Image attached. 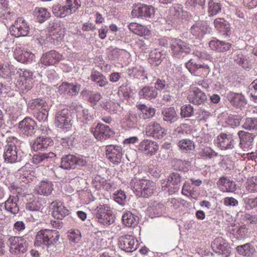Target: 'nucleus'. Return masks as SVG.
Listing matches in <instances>:
<instances>
[{"label":"nucleus","mask_w":257,"mask_h":257,"mask_svg":"<svg viewBox=\"0 0 257 257\" xmlns=\"http://www.w3.org/2000/svg\"><path fill=\"white\" fill-rule=\"evenodd\" d=\"M33 74V72L29 69L17 68L13 65L6 64L3 65L0 76L5 79H15L16 86L24 93L32 87Z\"/></svg>","instance_id":"obj_1"},{"label":"nucleus","mask_w":257,"mask_h":257,"mask_svg":"<svg viewBox=\"0 0 257 257\" xmlns=\"http://www.w3.org/2000/svg\"><path fill=\"white\" fill-rule=\"evenodd\" d=\"M22 142L15 137L6 139L4 146L3 158L5 162L14 163L20 162L23 153L21 149Z\"/></svg>","instance_id":"obj_2"},{"label":"nucleus","mask_w":257,"mask_h":257,"mask_svg":"<svg viewBox=\"0 0 257 257\" xmlns=\"http://www.w3.org/2000/svg\"><path fill=\"white\" fill-rule=\"evenodd\" d=\"M130 187L139 197L148 198L151 196L156 189V183L147 179L141 173L136 174L130 182Z\"/></svg>","instance_id":"obj_3"},{"label":"nucleus","mask_w":257,"mask_h":257,"mask_svg":"<svg viewBox=\"0 0 257 257\" xmlns=\"http://www.w3.org/2000/svg\"><path fill=\"white\" fill-rule=\"evenodd\" d=\"M60 233L57 230L41 229L36 236L34 244L35 246L41 247L42 245L48 250L54 246L60 238Z\"/></svg>","instance_id":"obj_4"},{"label":"nucleus","mask_w":257,"mask_h":257,"mask_svg":"<svg viewBox=\"0 0 257 257\" xmlns=\"http://www.w3.org/2000/svg\"><path fill=\"white\" fill-rule=\"evenodd\" d=\"M95 221L103 226L112 224L115 217L110 207L108 204H99L94 210Z\"/></svg>","instance_id":"obj_5"},{"label":"nucleus","mask_w":257,"mask_h":257,"mask_svg":"<svg viewBox=\"0 0 257 257\" xmlns=\"http://www.w3.org/2000/svg\"><path fill=\"white\" fill-rule=\"evenodd\" d=\"M28 106L33 110L34 116L40 122L47 120L49 106L46 101L42 99L35 98L29 101Z\"/></svg>","instance_id":"obj_6"},{"label":"nucleus","mask_w":257,"mask_h":257,"mask_svg":"<svg viewBox=\"0 0 257 257\" xmlns=\"http://www.w3.org/2000/svg\"><path fill=\"white\" fill-rule=\"evenodd\" d=\"M11 253L19 256L23 255L28 249V243L23 237L10 236L8 239Z\"/></svg>","instance_id":"obj_7"},{"label":"nucleus","mask_w":257,"mask_h":257,"mask_svg":"<svg viewBox=\"0 0 257 257\" xmlns=\"http://www.w3.org/2000/svg\"><path fill=\"white\" fill-rule=\"evenodd\" d=\"M72 115L70 110L64 108L57 111L55 116V126L64 132H67L72 127Z\"/></svg>","instance_id":"obj_8"},{"label":"nucleus","mask_w":257,"mask_h":257,"mask_svg":"<svg viewBox=\"0 0 257 257\" xmlns=\"http://www.w3.org/2000/svg\"><path fill=\"white\" fill-rule=\"evenodd\" d=\"M86 158L80 155H65L61 158V167L64 169H75L77 166L83 167L87 165Z\"/></svg>","instance_id":"obj_9"},{"label":"nucleus","mask_w":257,"mask_h":257,"mask_svg":"<svg viewBox=\"0 0 257 257\" xmlns=\"http://www.w3.org/2000/svg\"><path fill=\"white\" fill-rule=\"evenodd\" d=\"M191 45L181 39H175L171 43V54L173 58L181 59L191 52Z\"/></svg>","instance_id":"obj_10"},{"label":"nucleus","mask_w":257,"mask_h":257,"mask_svg":"<svg viewBox=\"0 0 257 257\" xmlns=\"http://www.w3.org/2000/svg\"><path fill=\"white\" fill-rule=\"evenodd\" d=\"M90 132L98 141L104 142L114 137V131L109 126L98 122L94 126L90 128Z\"/></svg>","instance_id":"obj_11"},{"label":"nucleus","mask_w":257,"mask_h":257,"mask_svg":"<svg viewBox=\"0 0 257 257\" xmlns=\"http://www.w3.org/2000/svg\"><path fill=\"white\" fill-rule=\"evenodd\" d=\"M155 12V8L152 6L138 3L133 5L132 16L134 18L147 20L153 17Z\"/></svg>","instance_id":"obj_12"},{"label":"nucleus","mask_w":257,"mask_h":257,"mask_svg":"<svg viewBox=\"0 0 257 257\" xmlns=\"http://www.w3.org/2000/svg\"><path fill=\"white\" fill-rule=\"evenodd\" d=\"M185 67L191 74L195 76L204 77L210 71L209 66L205 63H197L193 59H190L185 63Z\"/></svg>","instance_id":"obj_13"},{"label":"nucleus","mask_w":257,"mask_h":257,"mask_svg":"<svg viewBox=\"0 0 257 257\" xmlns=\"http://www.w3.org/2000/svg\"><path fill=\"white\" fill-rule=\"evenodd\" d=\"M10 30L11 34L16 38L25 37L29 34L30 27L23 18L19 17L15 21Z\"/></svg>","instance_id":"obj_14"},{"label":"nucleus","mask_w":257,"mask_h":257,"mask_svg":"<svg viewBox=\"0 0 257 257\" xmlns=\"http://www.w3.org/2000/svg\"><path fill=\"white\" fill-rule=\"evenodd\" d=\"M81 84L78 82H69L64 81L58 87V92L60 95L66 97L77 96L81 88Z\"/></svg>","instance_id":"obj_15"},{"label":"nucleus","mask_w":257,"mask_h":257,"mask_svg":"<svg viewBox=\"0 0 257 257\" xmlns=\"http://www.w3.org/2000/svg\"><path fill=\"white\" fill-rule=\"evenodd\" d=\"M117 245L119 248L126 252H132L137 249L139 244L133 236L125 234L118 238Z\"/></svg>","instance_id":"obj_16"},{"label":"nucleus","mask_w":257,"mask_h":257,"mask_svg":"<svg viewBox=\"0 0 257 257\" xmlns=\"http://www.w3.org/2000/svg\"><path fill=\"white\" fill-rule=\"evenodd\" d=\"M213 250L223 257H228L231 253V248L227 240L221 236L215 238L211 243Z\"/></svg>","instance_id":"obj_17"},{"label":"nucleus","mask_w":257,"mask_h":257,"mask_svg":"<svg viewBox=\"0 0 257 257\" xmlns=\"http://www.w3.org/2000/svg\"><path fill=\"white\" fill-rule=\"evenodd\" d=\"M37 123L30 117H26L18 123L20 133L26 137L33 136L36 131Z\"/></svg>","instance_id":"obj_18"},{"label":"nucleus","mask_w":257,"mask_h":257,"mask_svg":"<svg viewBox=\"0 0 257 257\" xmlns=\"http://www.w3.org/2000/svg\"><path fill=\"white\" fill-rule=\"evenodd\" d=\"M186 97L190 103L198 106L203 104L207 100L206 94L196 87L188 90Z\"/></svg>","instance_id":"obj_19"},{"label":"nucleus","mask_w":257,"mask_h":257,"mask_svg":"<svg viewBox=\"0 0 257 257\" xmlns=\"http://www.w3.org/2000/svg\"><path fill=\"white\" fill-rule=\"evenodd\" d=\"M217 147L221 150H231L234 148V139L231 134L220 133L215 140Z\"/></svg>","instance_id":"obj_20"},{"label":"nucleus","mask_w":257,"mask_h":257,"mask_svg":"<svg viewBox=\"0 0 257 257\" xmlns=\"http://www.w3.org/2000/svg\"><path fill=\"white\" fill-rule=\"evenodd\" d=\"M146 134L148 137L156 139H161L166 135L165 129L156 121H151L145 128Z\"/></svg>","instance_id":"obj_21"},{"label":"nucleus","mask_w":257,"mask_h":257,"mask_svg":"<svg viewBox=\"0 0 257 257\" xmlns=\"http://www.w3.org/2000/svg\"><path fill=\"white\" fill-rule=\"evenodd\" d=\"M107 159L112 163L117 165L121 162L122 152L120 147L116 145H107L105 149Z\"/></svg>","instance_id":"obj_22"},{"label":"nucleus","mask_w":257,"mask_h":257,"mask_svg":"<svg viewBox=\"0 0 257 257\" xmlns=\"http://www.w3.org/2000/svg\"><path fill=\"white\" fill-rule=\"evenodd\" d=\"M49 207L52 211V216L58 220H62L69 214V210L64 206V203L60 200H56L53 201Z\"/></svg>","instance_id":"obj_23"},{"label":"nucleus","mask_w":257,"mask_h":257,"mask_svg":"<svg viewBox=\"0 0 257 257\" xmlns=\"http://www.w3.org/2000/svg\"><path fill=\"white\" fill-rule=\"evenodd\" d=\"M239 139V147L244 151L251 149L253 147L254 139L256 136L255 133H250L243 131L237 133Z\"/></svg>","instance_id":"obj_24"},{"label":"nucleus","mask_w":257,"mask_h":257,"mask_svg":"<svg viewBox=\"0 0 257 257\" xmlns=\"http://www.w3.org/2000/svg\"><path fill=\"white\" fill-rule=\"evenodd\" d=\"M64 56L55 50H51L44 53L40 59V62L44 66L54 65L63 59Z\"/></svg>","instance_id":"obj_25"},{"label":"nucleus","mask_w":257,"mask_h":257,"mask_svg":"<svg viewBox=\"0 0 257 257\" xmlns=\"http://www.w3.org/2000/svg\"><path fill=\"white\" fill-rule=\"evenodd\" d=\"M189 31L193 36L200 39L204 35L210 33L211 28L207 25L206 22L198 21L191 27Z\"/></svg>","instance_id":"obj_26"},{"label":"nucleus","mask_w":257,"mask_h":257,"mask_svg":"<svg viewBox=\"0 0 257 257\" xmlns=\"http://www.w3.org/2000/svg\"><path fill=\"white\" fill-rule=\"evenodd\" d=\"M214 26L218 33L224 38H227L231 34V29L229 23L223 18H217L214 20Z\"/></svg>","instance_id":"obj_27"},{"label":"nucleus","mask_w":257,"mask_h":257,"mask_svg":"<svg viewBox=\"0 0 257 257\" xmlns=\"http://www.w3.org/2000/svg\"><path fill=\"white\" fill-rule=\"evenodd\" d=\"M100 106L103 110L110 114H120L122 110L118 102L109 99L101 101Z\"/></svg>","instance_id":"obj_28"},{"label":"nucleus","mask_w":257,"mask_h":257,"mask_svg":"<svg viewBox=\"0 0 257 257\" xmlns=\"http://www.w3.org/2000/svg\"><path fill=\"white\" fill-rule=\"evenodd\" d=\"M14 57L17 61L22 63H31L35 59L33 53L20 47H17L15 49Z\"/></svg>","instance_id":"obj_29"},{"label":"nucleus","mask_w":257,"mask_h":257,"mask_svg":"<svg viewBox=\"0 0 257 257\" xmlns=\"http://www.w3.org/2000/svg\"><path fill=\"white\" fill-rule=\"evenodd\" d=\"M138 149L149 156L155 155L159 149V145L156 142L149 139L142 141L138 146Z\"/></svg>","instance_id":"obj_30"},{"label":"nucleus","mask_w":257,"mask_h":257,"mask_svg":"<svg viewBox=\"0 0 257 257\" xmlns=\"http://www.w3.org/2000/svg\"><path fill=\"white\" fill-rule=\"evenodd\" d=\"M53 145V141L49 137L42 136L36 138L32 144L34 151H45Z\"/></svg>","instance_id":"obj_31"},{"label":"nucleus","mask_w":257,"mask_h":257,"mask_svg":"<svg viewBox=\"0 0 257 257\" xmlns=\"http://www.w3.org/2000/svg\"><path fill=\"white\" fill-rule=\"evenodd\" d=\"M227 98L231 105L236 108L242 109L247 104L246 99L241 93L229 92L227 94Z\"/></svg>","instance_id":"obj_32"},{"label":"nucleus","mask_w":257,"mask_h":257,"mask_svg":"<svg viewBox=\"0 0 257 257\" xmlns=\"http://www.w3.org/2000/svg\"><path fill=\"white\" fill-rule=\"evenodd\" d=\"M19 194V192H18ZM19 200L18 194L16 195H10L5 202V209L6 211L12 214L16 215L20 211L18 202Z\"/></svg>","instance_id":"obj_33"},{"label":"nucleus","mask_w":257,"mask_h":257,"mask_svg":"<svg viewBox=\"0 0 257 257\" xmlns=\"http://www.w3.org/2000/svg\"><path fill=\"white\" fill-rule=\"evenodd\" d=\"M76 113L77 120L84 123L88 124L93 118V115L91 111L81 105L76 106Z\"/></svg>","instance_id":"obj_34"},{"label":"nucleus","mask_w":257,"mask_h":257,"mask_svg":"<svg viewBox=\"0 0 257 257\" xmlns=\"http://www.w3.org/2000/svg\"><path fill=\"white\" fill-rule=\"evenodd\" d=\"M217 184L219 189L222 192H233L236 189V183L234 181L230 180L226 176L220 177Z\"/></svg>","instance_id":"obj_35"},{"label":"nucleus","mask_w":257,"mask_h":257,"mask_svg":"<svg viewBox=\"0 0 257 257\" xmlns=\"http://www.w3.org/2000/svg\"><path fill=\"white\" fill-rule=\"evenodd\" d=\"M136 107L139 111L138 115L140 119L145 120L152 118L154 116L156 112V109L155 108L145 104H138Z\"/></svg>","instance_id":"obj_36"},{"label":"nucleus","mask_w":257,"mask_h":257,"mask_svg":"<svg viewBox=\"0 0 257 257\" xmlns=\"http://www.w3.org/2000/svg\"><path fill=\"white\" fill-rule=\"evenodd\" d=\"M138 115L132 111L127 113L121 120V124L125 130L135 128L140 121Z\"/></svg>","instance_id":"obj_37"},{"label":"nucleus","mask_w":257,"mask_h":257,"mask_svg":"<svg viewBox=\"0 0 257 257\" xmlns=\"http://www.w3.org/2000/svg\"><path fill=\"white\" fill-rule=\"evenodd\" d=\"M170 15L175 19L183 20L189 17V13L183 10V6L181 4H175L170 8Z\"/></svg>","instance_id":"obj_38"},{"label":"nucleus","mask_w":257,"mask_h":257,"mask_svg":"<svg viewBox=\"0 0 257 257\" xmlns=\"http://www.w3.org/2000/svg\"><path fill=\"white\" fill-rule=\"evenodd\" d=\"M57 155L53 152L39 153L34 155L32 157V162L35 164H43L50 163L54 160Z\"/></svg>","instance_id":"obj_39"},{"label":"nucleus","mask_w":257,"mask_h":257,"mask_svg":"<svg viewBox=\"0 0 257 257\" xmlns=\"http://www.w3.org/2000/svg\"><path fill=\"white\" fill-rule=\"evenodd\" d=\"M90 79L96 86L104 88L109 84L106 77L101 72L95 69L91 70Z\"/></svg>","instance_id":"obj_40"},{"label":"nucleus","mask_w":257,"mask_h":257,"mask_svg":"<svg viewBox=\"0 0 257 257\" xmlns=\"http://www.w3.org/2000/svg\"><path fill=\"white\" fill-rule=\"evenodd\" d=\"M157 89L152 86H146L139 92V96L141 99H145L153 101L158 96Z\"/></svg>","instance_id":"obj_41"},{"label":"nucleus","mask_w":257,"mask_h":257,"mask_svg":"<svg viewBox=\"0 0 257 257\" xmlns=\"http://www.w3.org/2000/svg\"><path fill=\"white\" fill-rule=\"evenodd\" d=\"M162 119L167 124H171L176 122L178 118V114L175 107H169L164 108L161 112Z\"/></svg>","instance_id":"obj_42"},{"label":"nucleus","mask_w":257,"mask_h":257,"mask_svg":"<svg viewBox=\"0 0 257 257\" xmlns=\"http://www.w3.org/2000/svg\"><path fill=\"white\" fill-rule=\"evenodd\" d=\"M153 81L154 82V88L157 89V91H168L172 87L171 83L169 82V79L168 76H162L157 78H153Z\"/></svg>","instance_id":"obj_43"},{"label":"nucleus","mask_w":257,"mask_h":257,"mask_svg":"<svg viewBox=\"0 0 257 257\" xmlns=\"http://www.w3.org/2000/svg\"><path fill=\"white\" fill-rule=\"evenodd\" d=\"M128 28L133 33L141 37L150 36L151 34V32L147 26L137 23H130Z\"/></svg>","instance_id":"obj_44"},{"label":"nucleus","mask_w":257,"mask_h":257,"mask_svg":"<svg viewBox=\"0 0 257 257\" xmlns=\"http://www.w3.org/2000/svg\"><path fill=\"white\" fill-rule=\"evenodd\" d=\"M53 184L48 180L40 181L36 188V191L39 195L48 196L53 190Z\"/></svg>","instance_id":"obj_45"},{"label":"nucleus","mask_w":257,"mask_h":257,"mask_svg":"<svg viewBox=\"0 0 257 257\" xmlns=\"http://www.w3.org/2000/svg\"><path fill=\"white\" fill-rule=\"evenodd\" d=\"M205 4V0H186L185 6L188 11L198 14L204 10Z\"/></svg>","instance_id":"obj_46"},{"label":"nucleus","mask_w":257,"mask_h":257,"mask_svg":"<svg viewBox=\"0 0 257 257\" xmlns=\"http://www.w3.org/2000/svg\"><path fill=\"white\" fill-rule=\"evenodd\" d=\"M209 47L211 50L218 52H224L230 50L231 44L224 41L214 39L209 43Z\"/></svg>","instance_id":"obj_47"},{"label":"nucleus","mask_w":257,"mask_h":257,"mask_svg":"<svg viewBox=\"0 0 257 257\" xmlns=\"http://www.w3.org/2000/svg\"><path fill=\"white\" fill-rule=\"evenodd\" d=\"M165 51L155 49L151 51L149 54V62L154 66H158L165 58Z\"/></svg>","instance_id":"obj_48"},{"label":"nucleus","mask_w":257,"mask_h":257,"mask_svg":"<svg viewBox=\"0 0 257 257\" xmlns=\"http://www.w3.org/2000/svg\"><path fill=\"white\" fill-rule=\"evenodd\" d=\"M122 221L125 226L134 227L138 225L139 217L130 211H125L122 215Z\"/></svg>","instance_id":"obj_49"},{"label":"nucleus","mask_w":257,"mask_h":257,"mask_svg":"<svg viewBox=\"0 0 257 257\" xmlns=\"http://www.w3.org/2000/svg\"><path fill=\"white\" fill-rule=\"evenodd\" d=\"M127 73L131 77L141 79L144 82L148 80V76L145 73L143 68L141 67H134L127 69Z\"/></svg>","instance_id":"obj_50"},{"label":"nucleus","mask_w":257,"mask_h":257,"mask_svg":"<svg viewBox=\"0 0 257 257\" xmlns=\"http://www.w3.org/2000/svg\"><path fill=\"white\" fill-rule=\"evenodd\" d=\"M82 93L87 95V101L94 108H97V103L102 97L100 93L93 91L85 90L82 91Z\"/></svg>","instance_id":"obj_51"},{"label":"nucleus","mask_w":257,"mask_h":257,"mask_svg":"<svg viewBox=\"0 0 257 257\" xmlns=\"http://www.w3.org/2000/svg\"><path fill=\"white\" fill-rule=\"evenodd\" d=\"M165 209L164 205L161 203L154 202L148 208L149 215L151 218L161 216L163 215Z\"/></svg>","instance_id":"obj_52"},{"label":"nucleus","mask_w":257,"mask_h":257,"mask_svg":"<svg viewBox=\"0 0 257 257\" xmlns=\"http://www.w3.org/2000/svg\"><path fill=\"white\" fill-rule=\"evenodd\" d=\"M52 11L55 17L59 18H64L71 15L63 3V4H54L52 7Z\"/></svg>","instance_id":"obj_53"},{"label":"nucleus","mask_w":257,"mask_h":257,"mask_svg":"<svg viewBox=\"0 0 257 257\" xmlns=\"http://www.w3.org/2000/svg\"><path fill=\"white\" fill-rule=\"evenodd\" d=\"M177 146L182 153H189L195 148V143L188 139H183L179 141Z\"/></svg>","instance_id":"obj_54"},{"label":"nucleus","mask_w":257,"mask_h":257,"mask_svg":"<svg viewBox=\"0 0 257 257\" xmlns=\"http://www.w3.org/2000/svg\"><path fill=\"white\" fill-rule=\"evenodd\" d=\"M236 251L240 255L249 257L253 255L255 252V248L250 243H247L237 246Z\"/></svg>","instance_id":"obj_55"},{"label":"nucleus","mask_w":257,"mask_h":257,"mask_svg":"<svg viewBox=\"0 0 257 257\" xmlns=\"http://www.w3.org/2000/svg\"><path fill=\"white\" fill-rule=\"evenodd\" d=\"M198 154L203 159L206 160L214 159L218 156V153L209 147L201 148Z\"/></svg>","instance_id":"obj_56"},{"label":"nucleus","mask_w":257,"mask_h":257,"mask_svg":"<svg viewBox=\"0 0 257 257\" xmlns=\"http://www.w3.org/2000/svg\"><path fill=\"white\" fill-rule=\"evenodd\" d=\"M212 114L208 110L200 108L195 114V119L199 123H205L209 121Z\"/></svg>","instance_id":"obj_57"},{"label":"nucleus","mask_w":257,"mask_h":257,"mask_svg":"<svg viewBox=\"0 0 257 257\" xmlns=\"http://www.w3.org/2000/svg\"><path fill=\"white\" fill-rule=\"evenodd\" d=\"M34 14L36 17L37 21L43 23L50 17V13L44 8H36Z\"/></svg>","instance_id":"obj_58"},{"label":"nucleus","mask_w":257,"mask_h":257,"mask_svg":"<svg viewBox=\"0 0 257 257\" xmlns=\"http://www.w3.org/2000/svg\"><path fill=\"white\" fill-rule=\"evenodd\" d=\"M181 179V176L178 172H173L168 176V182L173 186V192H175L179 190Z\"/></svg>","instance_id":"obj_59"},{"label":"nucleus","mask_w":257,"mask_h":257,"mask_svg":"<svg viewBox=\"0 0 257 257\" xmlns=\"http://www.w3.org/2000/svg\"><path fill=\"white\" fill-rule=\"evenodd\" d=\"M222 5L220 3L210 0L208 4L207 13L209 17L216 15L221 11Z\"/></svg>","instance_id":"obj_60"},{"label":"nucleus","mask_w":257,"mask_h":257,"mask_svg":"<svg viewBox=\"0 0 257 257\" xmlns=\"http://www.w3.org/2000/svg\"><path fill=\"white\" fill-rule=\"evenodd\" d=\"M92 185L96 190L101 189L107 190L110 188V185L107 184L106 181L101 178L100 176H96L93 179Z\"/></svg>","instance_id":"obj_61"},{"label":"nucleus","mask_w":257,"mask_h":257,"mask_svg":"<svg viewBox=\"0 0 257 257\" xmlns=\"http://www.w3.org/2000/svg\"><path fill=\"white\" fill-rule=\"evenodd\" d=\"M63 2L71 15L75 13L81 7L80 0H64Z\"/></svg>","instance_id":"obj_62"},{"label":"nucleus","mask_w":257,"mask_h":257,"mask_svg":"<svg viewBox=\"0 0 257 257\" xmlns=\"http://www.w3.org/2000/svg\"><path fill=\"white\" fill-rule=\"evenodd\" d=\"M129 56V53L124 49H120L117 48L113 49L109 53L108 57L110 59L116 60L123 56Z\"/></svg>","instance_id":"obj_63"},{"label":"nucleus","mask_w":257,"mask_h":257,"mask_svg":"<svg viewBox=\"0 0 257 257\" xmlns=\"http://www.w3.org/2000/svg\"><path fill=\"white\" fill-rule=\"evenodd\" d=\"M247 229L244 225H239L232 229L231 232L233 236L238 239L245 238Z\"/></svg>","instance_id":"obj_64"}]
</instances>
